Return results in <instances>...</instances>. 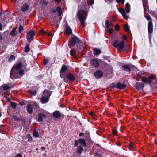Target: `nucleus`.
Masks as SVG:
<instances>
[{
	"label": "nucleus",
	"mask_w": 157,
	"mask_h": 157,
	"mask_svg": "<svg viewBox=\"0 0 157 157\" xmlns=\"http://www.w3.org/2000/svg\"><path fill=\"white\" fill-rule=\"evenodd\" d=\"M75 44H76L77 49L71 50L70 51V54L71 55L76 58L75 51H77L78 53H79L83 51L85 48L83 47V43L75 36L72 37L69 40L68 46L71 48V47L74 46Z\"/></svg>",
	"instance_id": "nucleus-1"
},
{
	"label": "nucleus",
	"mask_w": 157,
	"mask_h": 157,
	"mask_svg": "<svg viewBox=\"0 0 157 157\" xmlns=\"http://www.w3.org/2000/svg\"><path fill=\"white\" fill-rule=\"evenodd\" d=\"M21 67L22 65L21 63L13 66L10 72V78L13 79L18 78V74L22 75L23 74V71L21 69Z\"/></svg>",
	"instance_id": "nucleus-2"
},
{
	"label": "nucleus",
	"mask_w": 157,
	"mask_h": 157,
	"mask_svg": "<svg viewBox=\"0 0 157 157\" xmlns=\"http://www.w3.org/2000/svg\"><path fill=\"white\" fill-rule=\"evenodd\" d=\"M51 94V93L48 90H44L42 97L40 98L41 102L42 103H45L49 101V97Z\"/></svg>",
	"instance_id": "nucleus-3"
},
{
	"label": "nucleus",
	"mask_w": 157,
	"mask_h": 157,
	"mask_svg": "<svg viewBox=\"0 0 157 157\" xmlns=\"http://www.w3.org/2000/svg\"><path fill=\"white\" fill-rule=\"evenodd\" d=\"M78 17L82 25L83 26L85 25L84 21L86 19V13L84 10H80L78 13Z\"/></svg>",
	"instance_id": "nucleus-4"
},
{
	"label": "nucleus",
	"mask_w": 157,
	"mask_h": 157,
	"mask_svg": "<svg viewBox=\"0 0 157 157\" xmlns=\"http://www.w3.org/2000/svg\"><path fill=\"white\" fill-rule=\"evenodd\" d=\"M63 78L64 82H68L69 81L72 82L75 80V76L73 74L71 73L67 74L66 77L65 76Z\"/></svg>",
	"instance_id": "nucleus-5"
},
{
	"label": "nucleus",
	"mask_w": 157,
	"mask_h": 157,
	"mask_svg": "<svg viewBox=\"0 0 157 157\" xmlns=\"http://www.w3.org/2000/svg\"><path fill=\"white\" fill-rule=\"evenodd\" d=\"M124 43V41L120 42L116 40L113 43V45L115 47H118L120 50H121L123 48Z\"/></svg>",
	"instance_id": "nucleus-6"
},
{
	"label": "nucleus",
	"mask_w": 157,
	"mask_h": 157,
	"mask_svg": "<svg viewBox=\"0 0 157 157\" xmlns=\"http://www.w3.org/2000/svg\"><path fill=\"white\" fill-rule=\"evenodd\" d=\"M124 43V41L120 42L116 40L113 43V45L115 47H118L120 50H121L123 48Z\"/></svg>",
	"instance_id": "nucleus-7"
},
{
	"label": "nucleus",
	"mask_w": 157,
	"mask_h": 157,
	"mask_svg": "<svg viewBox=\"0 0 157 157\" xmlns=\"http://www.w3.org/2000/svg\"><path fill=\"white\" fill-rule=\"evenodd\" d=\"M34 35V32L32 30H30L27 32L26 39L29 42H30L33 40Z\"/></svg>",
	"instance_id": "nucleus-8"
},
{
	"label": "nucleus",
	"mask_w": 157,
	"mask_h": 157,
	"mask_svg": "<svg viewBox=\"0 0 157 157\" xmlns=\"http://www.w3.org/2000/svg\"><path fill=\"white\" fill-rule=\"evenodd\" d=\"M155 77L153 76H149L148 78H142V80L143 82L144 83H150L151 82V80L155 79Z\"/></svg>",
	"instance_id": "nucleus-9"
},
{
	"label": "nucleus",
	"mask_w": 157,
	"mask_h": 157,
	"mask_svg": "<svg viewBox=\"0 0 157 157\" xmlns=\"http://www.w3.org/2000/svg\"><path fill=\"white\" fill-rule=\"evenodd\" d=\"M67 70V67H66L65 65H63L60 71V76L61 78H63L65 77V73Z\"/></svg>",
	"instance_id": "nucleus-10"
},
{
	"label": "nucleus",
	"mask_w": 157,
	"mask_h": 157,
	"mask_svg": "<svg viewBox=\"0 0 157 157\" xmlns=\"http://www.w3.org/2000/svg\"><path fill=\"white\" fill-rule=\"evenodd\" d=\"M46 118V115L43 113H40L38 115L37 121L38 122L43 121Z\"/></svg>",
	"instance_id": "nucleus-11"
},
{
	"label": "nucleus",
	"mask_w": 157,
	"mask_h": 157,
	"mask_svg": "<svg viewBox=\"0 0 157 157\" xmlns=\"http://www.w3.org/2000/svg\"><path fill=\"white\" fill-rule=\"evenodd\" d=\"M64 33L65 34L69 35L72 34V30L68 25H67L65 29Z\"/></svg>",
	"instance_id": "nucleus-12"
},
{
	"label": "nucleus",
	"mask_w": 157,
	"mask_h": 157,
	"mask_svg": "<svg viewBox=\"0 0 157 157\" xmlns=\"http://www.w3.org/2000/svg\"><path fill=\"white\" fill-rule=\"evenodd\" d=\"M103 72L100 70H98L94 73V76L95 77L97 78H100L103 76Z\"/></svg>",
	"instance_id": "nucleus-13"
},
{
	"label": "nucleus",
	"mask_w": 157,
	"mask_h": 157,
	"mask_svg": "<svg viewBox=\"0 0 157 157\" xmlns=\"http://www.w3.org/2000/svg\"><path fill=\"white\" fill-rule=\"evenodd\" d=\"M91 64L95 67H98L99 66L100 63L99 61L97 59H93L91 61Z\"/></svg>",
	"instance_id": "nucleus-14"
},
{
	"label": "nucleus",
	"mask_w": 157,
	"mask_h": 157,
	"mask_svg": "<svg viewBox=\"0 0 157 157\" xmlns=\"http://www.w3.org/2000/svg\"><path fill=\"white\" fill-rule=\"evenodd\" d=\"M152 21L151 20V21L149 22L148 24V29L149 33H151L153 32V27Z\"/></svg>",
	"instance_id": "nucleus-15"
},
{
	"label": "nucleus",
	"mask_w": 157,
	"mask_h": 157,
	"mask_svg": "<svg viewBox=\"0 0 157 157\" xmlns=\"http://www.w3.org/2000/svg\"><path fill=\"white\" fill-rule=\"evenodd\" d=\"M119 11L124 19H126L128 18V17L125 13V10L124 8H120Z\"/></svg>",
	"instance_id": "nucleus-16"
},
{
	"label": "nucleus",
	"mask_w": 157,
	"mask_h": 157,
	"mask_svg": "<svg viewBox=\"0 0 157 157\" xmlns=\"http://www.w3.org/2000/svg\"><path fill=\"white\" fill-rule=\"evenodd\" d=\"M53 116L54 117L58 118L60 116L61 113L59 111H56L53 113Z\"/></svg>",
	"instance_id": "nucleus-17"
},
{
	"label": "nucleus",
	"mask_w": 157,
	"mask_h": 157,
	"mask_svg": "<svg viewBox=\"0 0 157 157\" xmlns=\"http://www.w3.org/2000/svg\"><path fill=\"white\" fill-rule=\"evenodd\" d=\"M29 114H31L33 112V107L30 104H28L26 108Z\"/></svg>",
	"instance_id": "nucleus-18"
},
{
	"label": "nucleus",
	"mask_w": 157,
	"mask_h": 157,
	"mask_svg": "<svg viewBox=\"0 0 157 157\" xmlns=\"http://www.w3.org/2000/svg\"><path fill=\"white\" fill-rule=\"evenodd\" d=\"M144 85L143 83L138 82L135 85V87L137 89H141L143 88Z\"/></svg>",
	"instance_id": "nucleus-19"
},
{
	"label": "nucleus",
	"mask_w": 157,
	"mask_h": 157,
	"mask_svg": "<svg viewBox=\"0 0 157 157\" xmlns=\"http://www.w3.org/2000/svg\"><path fill=\"white\" fill-rule=\"evenodd\" d=\"M126 87V85L124 84H121L120 82L117 83V88L118 89H122Z\"/></svg>",
	"instance_id": "nucleus-20"
},
{
	"label": "nucleus",
	"mask_w": 157,
	"mask_h": 157,
	"mask_svg": "<svg viewBox=\"0 0 157 157\" xmlns=\"http://www.w3.org/2000/svg\"><path fill=\"white\" fill-rule=\"evenodd\" d=\"M16 28H14L11 32L10 33V35L12 36H15L17 34V33L16 32Z\"/></svg>",
	"instance_id": "nucleus-21"
},
{
	"label": "nucleus",
	"mask_w": 157,
	"mask_h": 157,
	"mask_svg": "<svg viewBox=\"0 0 157 157\" xmlns=\"http://www.w3.org/2000/svg\"><path fill=\"white\" fill-rule=\"evenodd\" d=\"M83 151V149L81 146H78L76 149V151L79 154H80Z\"/></svg>",
	"instance_id": "nucleus-22"
},
{
	"label": "nucleus",
	"mask_w": 157,
	"mask_h": 157,
	"mask_svg": "<svg viewBox=\"0 0 157 157\" xmlns=\"http://www.w3.org/2000/svg\"><path fill=\"white\" fill-rule=\"evenodd\" d=\"M29 6L28 4H25L21 8V10L22 11L24 12L28 10Z\"/></svg>",
	"instance_id": "nucleus-23"
},
{
	"label": "nucleus",
	"mask_w": 157,
	"mask_h": 157,
	"mask_svg": "<svg viewBox=\"0 0 157 157\" xmlns=\"http://www.w3.org/2000/svg\"><path fill=\"white\" fill-rule=\"evenodd\" d=\"M143 5L144 11L147 10L148 8V7L147 1L146 0H145L143 2Z\"/></svg>",
	"instance_id": "nucleus-24"
},
{
	"label": "nucleus",
	"mask_w": 157,
	"mask_h": 157,
	"mask_svg": "<svg viewBox=\"0 0 157 157\" xmlns=\"http://www.w3.org/2000/svg\"><path fill=\"white\" fill-rule=\"evenodd\" d=\"M122 69L124 70L128 71H130V67L127 65H124L122 67Z\"/></svg>",
	"instance_id": "nucleus-25"
},
{
	"label": "nucleus",
	"mask_w": 157,
	"mask_h": 157,
	"mask_svg": "<svg viewBox=\"0 0 157 157\" xmlns=\"http://www.w3.org/2000/svg\"><path fill=\"white\" fill-rule=\"evenodd\" d=\"M79 142L80 144L82 145L83 146H86V144L84 140L80 139L79 140Z\"/></svg>",
	"instance_id": "nucleus-26"
},
{
	"label": "nucleus",
	"mask_w": 157,
	"mask_h": 157,
	"mask_svg": "<svg viewBox=\"0 0 157 157\" xmlns=\"http://www.w3.org/2000/svg\"><path fill=\"white\" fill-rule=\"evenodd\" d=\"M101 51L98 49H95L94 50V55H97L101 53Z\"/></svg>",
	"instance_id": "nucleus-27"
},
{
	"label": "nucleus",
	"mask_w": 157,
	"mask_h": 157,
	"mask_svg": "<svg viewBox=\"0 0 157 157\" xmlns=\"http://www.w3.org/2000/svg\"><path fill=\"white\" fill-rule=\"evenodd\" d=\"M125 10L127 13H128L130 11V6L128 3H127L125 5Z\"/></svg>",
	"instance_id": "nucleus-28"
},
{
	"label": "nucleus",
	"mask_w": 157,
	"mask_h": 157,
	"mask_svg": "<svg viewBox=\"0 0 157 157\" xmlns=\"http://www.w3.org/2000/svg\"><path fill=\"white\" fill-rule=\"evenodd\" d=\"M57 11L58 12L59 15L60 16L62 14V10L60 6H58L56 9Z\"/></svg>",
	"instance_id": "nucleus-29"
},
{
	"label": "nucleus",
	"mask_w": 157,
	"mask_h": 157,
	"mask_svg": "<svg viewBox=\"0 0 157 157\" xmlns=\"http://www.w3.org/2000/svg\"><path fill=\"white\" fill-rule=\"evenodd\" d=\"M15 56L13 55H11L8 59V61L9 62H11L12 61L15 60Z\"/></svg>",
	"instance_id": "nucleus-30"
},
{
	"label": "nucleus",
	"mask_w": 157,
	"mask_h": 157,
	"mask_svg": "<svg viewBox=\"0 0 157 157\" xmlns=\"http://www.w3.org/2000/svg\"><path fill=\"white\" fill-rule=\"evenodd\" d=\"M3 88L5 90H8L10 89V87L8 85H5L3 86Z\"/></svg>",
	"instance_id": "nucleus-31"
},
{
	"label": "nucleus",
	"mask_w": 157,
	"mask_h": 157,
	"mask_svg": "<svg viewBox=\"0 0 157 157\" xmlns=\"http://www.w3.org/2000/svg\"><path fill=\"white\" fill-rule=\"evenodd\" d=\"M33 134L34 136L36 137H38L39 136L38 132L36 130H34Z\"/></svg>",
	"instance_id": "nucleus-32"
},
{
	"label": "nucleus",
	"mask_w": 157,
	"mask_h": 157,
	"mask_svg": "<svg viewBox=\"0 0 157 157\" xmlns=\"http://www.w3.org/2000/svg\"><path fill=\"white\" fill-rule=\"evenodd\" d=\"M124 27L125 30L126 31L128 32H129V29L128 25H124Z\"/></svg>",
	"instance_id": "nucleus-33"
},
{
	"label": "nucleus",
	"mask_w": 157,
	"mask_h": 157,
	"mask_svg": "<svg viewBox=\"0 0 157 157\" xmlns=\"http://www.w3.org/2000/svg\"><path fill=\"white\" fill-rule=\"evenodd\" d=\"M149 13L152 16L154 17L156 16L157 15V13L155 11H151L149 12Z\"/></svg>",
	"instance_id": "nucleus-34"
},
{
	"label": "nucleus",
	"mask_w": 157,
	"mask_h": 157,
	"mask_svg": "<svg viewBox=\"0 0 157 157\" xmlns=\"http://www.w3.org/2000/svg\"><path fill=\"white\" fill-rule=\"evenodd\" d=\"M29 44L27 45L25 48V52H27L29 50Z\"/></svg>",
	"instance_id": "nucleus-35"
},
{
	"label": "nucleus",
	"mask_w": 157,
	"mask_h": 157,
	"mask_svg": "<svg viewBox=\"0 0 157 157\" xmlns=\"http://www.w3.org/2000/svg\"><path fill=\"white\" fill-rule=\"evenodd\" d=\"M110 25L109 24V21L108 20H106L105 21V26L106 29L109 28Z\"/></svg>",
	"instance_id": "nucleus-36"
},
{
	"label": "nucleus",
	"mask_w": 157,
	"mask_h": 157,
	"mask_svg": "<svg viewBox=\"0 0 157 157\" xmlns=\"http://www.w3.org/2000/svg\"><path fill=\"white\" fill-rule=\"evenodd\" d=\"M11 106L13 109L16 108V104L14 102H11Z\"/></svg>",
	"instance_id": "nucleus-37"
},
{
	"label": "nucleus",
	"mask_w": 157,
	"mask_h": 157,
	"mask_svg": "<svg viewBox=\"0 0 157 157\" xmlns=\"http://www.w3.org/2000/svg\"><path fill=\"white\" fill-rule=\"evenodd\" d=\"M29 93L31 95H35L36 94V92L35 91H29Z\"/></svg>",
	"instance_id": "nucleus-38"
},
{
	"label": "nucleus",
	"mask_w": 157,
	"mask_h": 157,
	"mask_svg": "<svg viewBox=\"0 0 157 157\" xmlns=\"http://www.w3.org/2000/svg\"><path fill=\"white\" fill-rule=\"evenodd\" d=\"M40 32L42 35H45L47 34V33L43 30H41L40 31Z\"/></svg>",
	"instance_id": "nucleus-39"
},
{
	"label": "nucleus",
	"mask_w": 157,
	"mask_h": 157,
	"mask_svg": "<svg viewBox=\"0 0 157 157\" xmlns=\"http://www.w3.org/2000/svg\"><path fill=\"white\" fill-rule=\"evenodd\" d=\"M13 118L16 121H18L20 119L19 118L15 115H13Z\"/></svg>",
	"instance_id": "nucleus-40"
},
{
	"label": "nucleus",
	"mask_w": 157,
	"mask_h": 157,
	"mask_svg": "<svg viewBox=\"0 0 157 157\" xmlns=\"http://www.w3.org/2000/svg\"><path fill=\"white\" fill-rule=\"evenodd\" d=\"M117 84H116L115 83H113L110 84V86L112 88H117Z\"/></svg>",
	"instance_id": "nucleus-41"
},
{
	"label": "nucleus",
	"mask_w": 157,
	"mask_h": 157,
	"mask_svg": "<svg viewBox=\"0 0 157 157\" xmlns=\"http://www.w3.org/2000/svg\"><path fill=\"white\" fill-rule=\"evenodd\" d=\"M134 147V144L133 143H130L129 144V149L131 150H133L132 148Z\"/></svg>",
	"instance_id": "nucleus-42"
},
{
	"label": "nucleus",
	"mask_w": 157,
	"mask_h": 157,
	"mask_svg": "<svg viewBox=\"0 0 157 157\" xmlns=\"http://www.w3.org/2000/svg\"><path fill=\"white\" fill-rule=\"evenodd\" d=\"M19 32L21 33L23 30V28L21 25H20L19 28Z\"/></svg>",
	"instance_id": "nucleus-43"
},
{
	"label": "nucleus",
	"mask_w": 157,
	"mask_h": 157,
	"mask_svg": "<svg viewBox=\"0 0 157 157\" xmlns=\"http://www.w3.org/2000/svg\"><path fill=\"white\" fill-rule=\"evenodd\" d=\"M106 30L110 34L112 33L113 32V30L110 28L106 29Z\"/></svg>",
	"instance_id": "nucleus-44"
},
{
	"label": "nucleus",
	"mask_w": 157,
	"mask_h": 157,
	"mask_svg": "<svg viewBox=\"0 0 157 157\" xmlns=\"http://www.w3.org/2000/svg\"><path fill=\"white\" fill-rule=\"evenodd\" d=\"M112 133L115 136H116L117 134V132L116 130L115 129L113 130L112 131Z\"/></svg>",
	"instance_id": "nucleus-45"
},
{
	"label": "nucleus",
	"mask_w": 157,
	"mask_h": 157,
	"mask_svg": "<svg viewBox=\"0 0 157 157\" xmlns=\"http://www.w3.org/2000/svg\"><path fill=\"white\" fill-rule=\"evenodd\" d=\"M48 62V59H45L43 61L44 63V64H46Z\"/></svg>",
	"instance_id": "nucleus-46"
},
{
	"label": "nucleus",
	"mask_w": 157,
	"mask_h": 157,
	"mask_svg": "<svg viewBox=\"0 0 157 157\" xmlns=\"http://www.w3.org/2000/svg\"><path fill=\"white\" fill-rule=\"evenodd\" d=\"M145 17L147 19V20L148 21H149L151 20V17L149 15H148V16H145Z\"/></svg>",
	"instance_id": "nucleus-47"
},
{
	"label": "nucleus",
	"mask_w": 157,
	"mask_h": 157,
	"mask_svg": "<svg viewBox=\"0 0 157 157\" xmlns=\"http://www.w3.org/2000/svg\"><path fill=\"white\" fill-rule=\"evenodd\" d=\"M94 0H89L88 2L90 3L91 5H93L94 3Z\"/></svg>",
	"instance_id": "nucleus-48"
},
{
	"label": "nucleus",
	"mask_w": 157,
	"mask_h": 157,
	"mask_svg": "<svg viewBox=\"0 0 157 157\" xmlns=\"http://www.w3.org/2000/svg\"><path fill=\"white\" fill-rule=\"evenodd\" d=\"M22 155L20 153H18L14 157H22Z\"/></svg>",
	"instance_id": "nucleus-49"
},
{
	"label": "nucleus",
	"mask_w": 157,
	"mask_h": 157,
	"mask_svg": "<svg viewBox=\"0 0 157 157\" xmlns=\"http://www.w3.org/2000/svg\"><path fill=\"white\" fill-rule=\"evenodd\" d=\"M95 155L96 156H98V157H101V155L100 154H99L98 153H95Z\"/></svg>",
	"instance_id": "nucleus-50"
},
{
	"label": "nucleus",
	"mask_w": 157,
	"mask_h": 157,
	"mask_svg": "<svg viewBox=\"0 0 157 157\" xmlns=\"http://www.w3.org/2000/svg\"><path fill=\"white\" fill-rule=\"evenodd\" d=\"M115 29L117 31L119 29V26L117 25H116L115 26Z\"/></svg>",
	"instance_id": "nucleus-51"
},
{
	"label": "nucleus",
	"mask_w": 157,
	"mask_h": 157,
	"mask_svg": "<svg viewBox=\"0 0 157 157\" xmlns=\"http://www.w3.org/2000/svg\"><path fill=\"white\" fill-rule=\"evenodd\" d=\"M78 145V140H75V146H77Z\"/></svg>",
	"instance_id": "nucleus-52"
},
{
	"label": "nucleus",
	"mask_w": 157,
	"mask_h": 157,
	"mask_svg": "<svg viewBox=\"0 0 157 157\" xmlns=\"http://www.w3.org/2000/svg\"><path fill=\"white\" fill-rule=\"evenodd\" d=\"M48 36H52V34L50 32L47 33V34Z\"/></svg>",
	"instance_id": "nucleus-53"
},
{
	"label": "nucleus",
	"mask_w": 157,
	"mask_h": 157,
	"mask_svg": "<svg viewBox=\"0 0 157 157\" xmlns=\"http://www.w3.org/2000/svg\"><path fill=\"white\" fill-rule=\"evenodd\" d=\"M2 25L0 23V30H2Z\"/></svg>",
	"instance_id": "nucleus-54"
},
{
	"label": "nucleus",
	"mask_w": 157,
	"mask_h": 157,
	"mask_svg": "<svg viewBox=\"0 0 157 157\" xmlns=\"http://www.w3.org/2000/svg\"><path fill=\"white\" fill-rule=\"evenodd\" d=\"M123 38L124 39H126L127 38V36L126 35H124L123 36Z\"/></svg>",
	"instance_id": "nucleus-55"
},
{
	"label": "nucleus",
	"mask_w": 157,
	"mask_h": 157,
	"mask_svg": "<svg viewBox=\"0 0 157 157\" xmlns=\"http://www.w3.org/2000/svg\"><path fill=\"white\" fill-rule=\"evenodd\" d=\"M89 114L91 116H94V113L93 112L90 113Z\"/></svg>",
	"instance_id": "nucleus-56"
},
{
	"label": "nucleus",
	"mask_w": 157,
	"mask_h": 157,
	"mask_svg": "<svg viewBox=\"0 0 157 157\" xmlns=\"http://www.w3.org/2000/svg\"><path fill=\"white\" fill-rule=\"evenodd\" d=\"M2 39V34L0 33V40H1Z\"/></svg>",
	"instance_id": "nucleus-57"
},
{
	"label": "nucleus",
	"mask_w": 157,
	"mask_h": 157,
	"mask_svg": "<svg viewBox=\"0 0 157 157\" xmlns=\"http://www.w3.org/2000/svg\"><path fill=\"white\" fill-rule=\"evenodd\" d=\"M52 12L53 13H55L56 12V10L55 9H54L52 10Z\"/></svg>",
	"instance_id": "nucleus-58"
},
{
	"label": "nucleus",
	"mask_w": 157,
	"mask_h": 157,
	"mask_svg": "<svg viewBox=\"0 0 157 157\" xmlns=\"http://www.w3.org/2000/svg\"><path fill=\"white\" fill-rule=\"evenodd\" d=\"M124 0H121V1H120V2L123 3H124Z\"/></svg>",
	"instance_id": "nucleus-59"
},
{
	"label": "nucleus",
	"mask_w": 157,
	"mask_h": 157,
	"mask_svg": "<svg viewBox=\"0 0 157 157\" xmlns=\"http://www.w3.org/2000/svg\"><path fill=\"white\" fill-rule=\"evenodd\" d=\"M83 135V133H80L79 134V135L80 136H82Z\"/></svg>",
	"instance_id": "nucleus-60"
},
{
	"label": "nucleus",
	"mask_w": 157,
	"mask_h": 157,
	"mask_svg": "<svg viewBox=\"0 0 157 157\" xmlns=\"http://www.w3.org/2000/svg\"><path fill=\"white\" fill-rule=\"evenodd\" d=\"M41 149L42 150H45V148L44 147H41Z\"/></svg>",
	"instance_id": "nucleus-61"
},
{
	"label": "nucleus",
	"mask_w": 157,
	"mask_h": 157,
	"mask_svg": "<svg viewBox=\"0 0 157 157\" xmlns=\"http://www.w3.org/2000/svg\"><path fill=\"white\" fill-rule=\"evenodd\" d=\"M117 2H120L121 0H116Z\"/></svg>",
	"instance_id": "nucleus-62"
},
{
	"label": "nucleus",
	"mask_w": 157,
	"mask_h": 157,
	"mask_svg": "<svg viewBox=\"0 0 157 157\" xmlns=\"http://www.w3.org/2000/svg\"><path fill=\"white\" fill-rule=\"evenodd\" d=\"M55 1L58 2H60L61 1V0H54Z\"/></svg>",
	"instance_id": "nucleus-63"
},
{
	"label": "nucleus",
	"mask_w": 157,
	"mask_h": 157,
	"mask_svg": "<svg viewBox=\"0 0 157 157\" xmlns=\"http://www.w3.org/2000/svg\"><path fill=\"white\" fill-rule=\"evenodd\" d=\"M108 0L109 2H111L113 1V0Z\"/></svg>",
	"instance_id": "nucleus-64"
}]
</instances>
